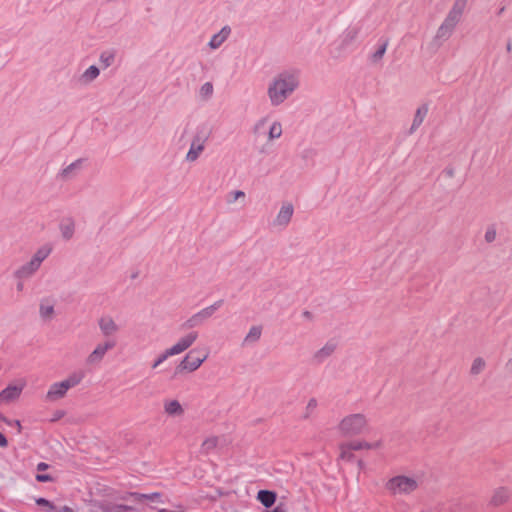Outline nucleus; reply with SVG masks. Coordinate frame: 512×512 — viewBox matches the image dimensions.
Segmentation results:
<instances>
[{
    "label": "nucleus",
    "mask_w": 512,
    "mask_h": 512,
    "mask_svg": "<svg viewBox=\"0 0 512 512\" xmlns=\"http://www.w3.org/2000/svg\"><path fill=\"white\" fill-rule=\"evenodd\" d=\"M338 342L335 339H329L320 349L315 351L312 355V362L314 364H322L330 358L337 350Z\"/></svg>",
    "instance_id": "7"
},
{
    "label": "nucleus",
    "mask_w": 512,
    "mask_h": 512,
    "mask_svg": "<svg viewBox=\"0 0 512 512\" xmlns=\"http://www.w3.org/2000/svg\"><path fill=\"white\" fill-rule=\"evenodd\" d=\"M293 213L294 207L291 203L283 204L273 224L275 226L286 227L290 223Z\"/></svg>",
    "instance_id": "14"
},
{
    "label": "nucleus",
    "mask_w": 512,
    "mask_h": 512,
    "mask_svg": "<svg viewBox=\"0 0 512 512\" xmlns=\"http://www.w3.org/2000/svg\"><path fill=\"white\" fill-rule=\"evenodd\" d=\"M262 334V327L261 326H252L244 338L243 345H249L256 343Z\"/></svg>",
    "instance_id": "29"
},
{
    "label": "nucleus",
    "mask_w": 512,
    "mask_h": 512,
    "mask_svg": "<svg viewBox=\"0 0 512 512\" xmlns=\"http://www.w3.org/2000/svg\"><path fill=\"white\" fill-rule=\"evenodd\" d=\"M68 390L69 388H67L63 381L53 383L46 394V399L49 401L59 400L66 395Z\"/></svg>",
    "instance_id": "16"
},
{
    "label": "nucleus",
    "mask_w": 512,
    "mask_h": 512,
    "mask_svg": "<svg viewBox=\"0 0 512 512\" xmlns=\"http://www.w3.org/2000/svg\"><path fill=\"white\" fill-rule=\"evenodd\" d=\"M276 498V493L270 490H260L257 494V500L266 508L272 507Z\"/></svg>",
    "instance_id": "22"
},
{
    "label": "nucleus",
    "mask_w": 512,
    "mask_h": 512,
    "mask_svg": "<svg viewBox=\"0 0 512 512\" xmlns=\"http://www.w3.org/2000/svg\"><path fill=\"white\" fill-rule=\"evenodd\" d=\"M381 445H382L381 441H377L375 443H369L366 441H354V442L348 443V449L355 450V451H358L361 449H377V448L381 447Z\"/></svg>",
    "instance_id": "27"
},
{
    "label": "nucleus",
    "mask_w": 512,
    "mask_h": 512,
    "mask_svg": "<svg viewBox=\"0 0 512 512\" xmlns=\"http://www.w3.org/2000/svg\"><path fill=\"white\" fill-rule=\"evenodd\" d=\"M158 512H182V511H170L167 509H159Z\"/></svg>",
    "instance_id": "53"
},
{
    "label": "nucleus",
    "mask_w": 512,
    "mask_h": 512,
    "mask_svg": "<svg viewBox=\"0 0 512 512\" xmlns=\"http://www.w3.org/2000/svg\"><path fill=\"white\" fill-rule=\"evenodd\" d=\"M387 46H388V40H384L382 42V44L379 45L377 50L372 54V56H371L372 62L376 63L383 58V56L386 52Z\"/></svg>",
    "instance_id": "34"
},
{
    "label": "nucleus",
    "mask_w": 512,
    "mask_h": 512,
    "mask_svg": "<svg viewBox=\"0 0 512 512\" xmlns=\"http://www.w3.org/2000/svg\"><path fill=\"white\" fill-rule=\"evenodd\" d=\"M282 135V127H281V124L279 122H274L272 124V126L270 127L269 129V133H268V136H269V139L272 140V139H277L279 138L280 136Z\"/></svg>",
    "instance_id": "38"
},
{
    "label": "nucleus",
    "mask_w": 512,
    "mask_h": 512,
    "mask_svg": "<svg viewBox=\"0 0 512 512\" xmlns=\"http://www.w3.org/2000/svg\"><path fill=\"white\" fill-rule=\"evenodd\" d=\"M115 59L114 51H103L100 55V62L104 65V68L111 66Z\"/></svg>",
    "instance_id": "36"
},
{
    "label": "nucleus",
    "mask_w": 512,
    "mask_h": 512,
    "mask_svg": "<svg viewBox=\"0 0 512 512\" xmlns=\"http://www.w3.org/2000/svg\"><path fill=\"white\" fill-rule=\"evenodd\" d=\"M198 338V332L192 331L185 335L184 337L180 338L176 344H174L172 347H170V352H172L174 355H178L185 350H187L192 344L196 341Z\"/></svg>",
    "instance_id": "12"
},
{
    "label": "nucleus",
    "mask_w": 512,
    "mask_h": 512,
    "mask_svg": "<svg viewBox=\"0 0 512 512\" xmlns=\"http://www.w3.org/2000/svg\"><path fill=\"white\" fill-rule=\"evenodd\" d=\"M269 512H285V507L283 504H278L276 507H274L271 511Z\"/></svg>",
    "instance_id": "47"
},
{
    "label": "nucleus",
    "mask_w": 512,
    "mask_h": 512,
    "mask_svg": "<svg viewBox=\"0 0 512 512\" xmlns=\"http://www.w3.org/2000/svg\"><path fill=\"white\" fill-rule=\"evenodd\" d=\"M466 4L467 0H455L452 8L436 32L434 38L435 42H439V44H441L450 38L456 25L461 20Z\"/></svg>",
    "instance_id": "2"
},
{
    "label": "nucleus",
    "mask_w": 512,
    "mask_h": 512,
    "mask_svg": "<svg viewBox=\"0 0 512 512\" xmlns=\"http://www.w3.org/2000/svg\"><path fill=\"white\" fill-rule=\"evenodd\" d=\"M509 496V491L506 488H498L491 498V504L494 506H499L505 503L508 500Z\"/></svg>",
    "instance_id": "28"
},
{
    "label": "nucleus",
    "mask_w": 512,
    "mask_h": 512,
    "mask_svg": "<svg viewBox=\"0 0 512 512\" xmlns=\"http://www.w3.org/2000/svg\"><path fill=\"white\" fill-rule=\"evenodd\" d=\"M0 512H4V511L0 509Z\"/></svg>",
    "instance_id": "57"
},
{
    "label": "nucleus",
    "mask_w": 512,
    "mask_h": 512,
    "mask_svg": "<svg viewBox=\"0 0 512 512\" xmlns=\"http://www.w3.org/2000/svg\"><path fill=\"white\" fill-rule=\"evenodd\" d=\"M359 32V26L348 27L341 36V47L347 48L350 46L357 39Z\"/></svg>",
    "instance_id": "20"
},
{
    "label": "nucleus",
    "mask_w": 512,
    "mask_h": 512,
    "mask_svg": "<svg viewBox=\"0 0 512 512\" xmlns=\"http://www.w3.org/2000/svg\"><path fill=\"white\" fill-rule=\"evenodd\" d=\"M507 50L510 51L511 50V43H508L507 44Z\"/></svg>",
    "instance_id": "55"
},
{
    "label": "nucleus",
    "mask_w": 512,
    "mask_h": 512,
    "mask_svg": "<svg viewBox=\"0 0 512 512\" xmlns=\"http://www.w3.org/2000/svg\"><path fill=\"white\" fill-rule=\"evenodd\" d=\"M115 346H116V341L111 340V339H108L104 343L98 344L95 347V349L88 355L87 360H86L87 364H89V365L99 364L103 360L106 352L108 350L113 349Z\"/></svg>",
    "instance_id": "9"
},
{
    "label": "nucleus",
    "mask_w": 512,
    "mask_h": 512,
    "mask_svg": "<svg viewBox=\"0 0 512 512\" xmlns=\"http://www.w3.org/2000/svg\"><path fill=\"white\" fill-rule=\"evenodd\" d=\"M209 134L206 133L203 129L198 128L195 136L193 137L190 149L186 155V160L189 162H193L197 160L200 153L204 150L205 142L208 139Z\"/></svg>",
    "instance_id": "6"
},
{
    "label": "nucleus",
    "mask_w": 512,
    "mask_h": 512,
    "mask_svg": "<svg viewBox=\"0 0 512 512\" xmlns=\"http://www.w3.org/2000/svg\"><path fill=\"white\" fill-rule=\"evenodd\" d=\"M61 511L62 512H74V510L68 506H63Z\"/></svg>",
    "instance_id": "51"
},
{
    "label": "nucleus",
    "mask_w": 512,
    "mask_h": 512,
    "mask_svg": "<svg viewBox=\"0 0 512 512\" xmlns=\"http://www.w3.org/2000/svg\"><path fill=\"white\" fill-rule=\"evenodd\" d=\"M302 316L308 320H312L313 318V315L310 311L308 310H305L303 313H302Z\"/></svg>",
    "instance_id": "50"
},
{
    "label": "nucleus",
    "mask_w": 512,
    "mask_h": 512,
    "mask_svg": "<svg viewBox=\"0 0 512 512\" xmlns=\"http://www.w3.org/2000/svg\"><path fill=\"white\" fill-rule=\"evenodd\" d=\"M218 444V437L207 438L201 445V452L208 454L210 451L216 448Z\"/></svg>",
    "instance_id": "33"
},
{
    "label": "nucleus",
    "mask_w": 512,
    "mask_h": 512,
    "mask_svg": "<svg viewBox=\"0 0 512 512\" xmlns=\"http://www.w3.org/2000/svg\"><path fill=\"white\" fill-rule=\"evenodd\" d=\"M358 464H359L360 467L363 466V462L361 460L358 462Z\"/></svg>",
    "instance_id": "56"
},
{
    "label": "nucleus",
    "mask_w": 512,
    "mask_h": 512,
    "mask_svg": "<svg viewBox=\"0 0 512 512\" xmlns=\"http://www.w3.org/2000/svg\"><path fill=\"white\" fill-rule=\"evenodd\" d=\"M444 173H445L448 177L452 178V177L454 176V168H452V167H447V168H445V169H444Z\"/></svg>",
    "instance_id": "48"
},
{
    "label": "nucleus",
    "mask_w": 512,
    "mask_h": 512,
    "mask_svg": "<svg viewBox=\"0 0 512 512\" xmlns=\"http://www.w3.org/2000/svg\"><path fill=\"white\" fill-rule=\"evenodd\" d=\"M22 389V386L8 385L0 392V402H11L17 399L20 396Z\"/></svg>",
    "instance_id": "18"
},
{
    "label": "nucleus",
    "mask_w": 512,
    "mask_h": 512,
    "mask_svg": "<svg viewBox=\"0 0 512 512\" xmlns=\"http://www.w3.org/2000/svg\"><path fill=\"white\" fill-rule=\"evenodd\" d=\"M60 231L65 240H70L75 231V223L72 218H67L60 223Z\"/></svg>",
    "instance_id": "23"
},
{
    "label": "nucleus",
    "mask_w": 512,
    "mask_h": 512,
    "mask_svg": "<svg viewBox=\"0 0 512 512\" xmlns=\"http://www.w3.org/2000/svg\"><path fill=\"white\" fill-rule=\"evenodd\" d=\"M137 276H138V273H132V274H131V278H132V279L136 278Z\"/></svg>",
    "instance_id": "54"
},
{
    "label": "nucleus",
    "mask_w": 512,
    "mask_h": 512,
    "mask_svg": "<svg viewBox=\"0 0 512 512\" xmlns=\"http://www.w3.org/2000/svg\"><path fill=\"white\" fill-rule=\"evenodd\" d=\"M174 356L172 352H170V349L168 348L165 350L164 353H162L153 363L152 368L158 367L160 364H162L168 357Z\"/></svg>",
    "instance_id": "39"
},
{
    "label": "nucleus",
    "mask_w": 512,
    "mask_h": 512,
    "mask_svg": "<svg viewBox=\"0 0 512 512\" xmlns=\"http://www.w3.org/2000/svg\"><path fill=\"white\" fill-rule=\"evenodd\" d=\"M94 505L101 512H128L134 510L132 506L118 504L109 498L96 501Z\"/></svg>",
    "instance_id": "11"
},
{
    "label": "nucleus",
    "mask_w": 512,
    "mask_h": 512,
    "mask_svg": "<svg viewBox=\"0 0 512 512\" xmlns=\"http://www.w3.org/2000/svg\"><path fill=\"white\" fill-rule=\"evenodd\" d=\"M366 424L367 420L363 414H351L340 421L338 429L343 436H355L362 433Z\"/></svg>",
    "instance_id": "3"
},
{
    "label": "nucleus",
    "mask_w": 512,
    "mask_h": 512,
    "mask_svg": "<svg viewBox=\"0 0 512 512\" xmlns=\"http://www.w3.org/2000/svg\"><path fill=\"white\" fill-rule=\"evenodd\" d=\"M161 497H162V494L158 493V492H154V493H150V494H143V493H139V492H125V493H122V494H119L118 496H116L115 499L121 500V501H127L128 499L132 498L136 502H142L144 500H148V501H152V502H155V501L163 502L161 500Z\"/></svg>",
    "instance_id": "10"
},
{
    "label": "nucleus",
    "mask_w": 512,
    "mask_h": 512,
    "mask_svg": "<svg viewBox=\"0 0 512 512\" xmlns=\"http://www.w3.org/2000/svg\"><path fill=\"white\" fill-rule=\"evenodd\" d=\"M386 488L393 494H409L418 488V482L414 478L400 475L391 478Z\"/></svg>",
    "instance_id": "4"
},
{
    "label": "nucleus",
    "mask_w": 512,
    "mask_h": 512,
    "mask_svg": "<svg viewBox=\"0 0 512 512\" xmlns=\"http://www.w3.org/2000/svg\"><path fill=\"white\" fill-rule=\"evenodd\" d=\"M165 412L170 416H180L184 413V410L177 400H170L164 404Z\"/></svg>",
    "instance_id": "26"
},
{
    "label": "nucleus",
    "mask_w": 512,
    "mask_h": 512,
    "mask_svg": "<svg viewBox=\"0 0 512 512\" xmlns=\"http://www.w3.org/2000/svg\"><path fill=\"white\" fill-rule=\"evenodd\" d=\"M213 92V84L211 82H206L200 87L199 95L202 98V100L207 101L212 97Z\"/></svg>",
    "instance_id": "32"
},
{
    "label": "nucleus",
    "mask_w": 512,
    "mask_h": 512,
    "mask_svg": "<svg viewBox=\"0 0 512 512\" xmlns=\"http://www.w3.org/2000/svg\"><path fill=\"white\" fill-rule=\"evenodd\" d=\"M100 74V70L97 66L91 65L87 68L84 73L81 75V81L85 84L91 83L94 81Z\"/></svg>",
    "instance_id": "30"
},
{
    "label": "nucleus",
    "mask_w": 512,
    "mask_h": 512,
    "mask_svg": "<svg viewBox=\"0 0 512 512\" xmlns=\"http://www.w3.org/2000/svg\"><path fill=\"white\" fill-rule=\"evenodd\" d=\"M101 333L105 337H110L118 332L119 327L111 317H101L98 321Z\"/></svg>",
    "instance_id": "17"
},
{
    "label": "nucleus",
    "mask_w": 512,
    "mask_h": 512,
    "mask_svg": "<svg viewBox=\"0 0 512 512\" xmlns=\"http://www.w3.org/2000/svg\"><path fill=\"white\" fill-rule=\"evenodd\" d=\"M8 441L6 437L0 432V447L4 448L7 447Z\"/></svg>",
    "instance_id": "46"
},
{
    "label": "nucleus",
    "mask_w": 512,
    "mask_h": 512,
    "mask_svg": "<svg viewBox=\"0 0 512 512\" xmlns=\"http://www.w3.org/2000/svg\"><path fill=\"white\" fill-rule=\"evenodd\" d=\"M223 304V300H218L214 304L202 309L197 312L189 319H187L182 325V329H192L201 326L207 319H209L216 310H218Z\"/></svg>",
    "instance_id": "5"
},
{
    "label": "nucleus",
    "mask_w": 512,
    "mask_h": 512,
    "mask_svg": "<svg viewBox=\"0 0 512 512\" xmlns=\"http://www.w3.org/2000/svg\"><path fill=\"white\" fill-rule=\"evenodd\" d=\"M485 365H486V363H485L483 358H481V357L475 358L473 363H472V366H471V369H470V373L472 375L480 374L484 370Z\"/></svg>",
    "instance_id": "35"
},
{
    "label": "nucleus",
    "mask_w": 512,
    "mask_h": 512,
    "mask_svg": "<svg viewBox=\"0 0 512 512\" xmlns=\"http://www.w3.org/2000/svg\"><path fill=\"white\" fill-rule=\"evenodd\" d=\"M233 194H234V200H237L240 197H245V193L241 190H237V191L233 192Z\"/></svg>",
    "instance_id": "49"
},
{
    "label": "nucleus",
    "mask_w": 512,
    "mask_h": 512,
    "mask_svg": "<svg viewBox=\"0 0 512 512\" xmlns=\"http://www.w3.org/2000/svg\"><path fill=\"white\" fill-rule=\"evenodd\" d=\"M316 407H317V400L315 398H311L308 401V404H307V407H306L307 413L305 414V417L307 418L309 416V412L314 410Z\"/></svg>",
    "instance_id": "42"
},
{
    "label": "nucleus",
    "mask_w": 512,
    "mask_h": 512,
    "mask_svg": "<svg viewBox=\"0 0 512 512\" xmlns=\"http://www.w3.org/2000/svg\"><path fill=\"white\" fill-rule=\"evenodd\" d=\"M84 378L83 372H74L68 376L65 380H63L64 384L67 386V388H73L77 386L82 379Z\"/></svg>",
    "instance_id": "31"
},
{
    "label": "nucleus",
    "mask_w": 512,
    "mask_h": 512,
    "mask_svg": "<svg viewBox=\"0 0 512 512\" xmlns=\"http://www.w3.org/2000/svg\"><path fill=\"white\" fill-rule=\"evenodd\" d=\"M195 350H191L184 359L179 363L176 367V373H181L183 371L193 372L197 370L201 364L207 359V355L203 357H194L193 354Z\"/></svg>",
    "instance_id": "8"
},
{
    "label": "nucleus",
    "mask_w": 512,
    "mask_h": 512,
    "mask_svg": "<svg viewBox=\"0 0 512 512\" xmlns=\"http://www.w3.org/2000/svg\"><path fill=\"white\" fill-rule=\"evenodd\" d=\"M231 33L229 26H224L218 33L214 34L208 45L211 49L219 48Z\"/></svg>",
    "instance_id": "19"
},
{
    "label": "nucleus",
    "mask_w": 512,
    "mask_h": 512,
    "mask_svg": "<svg viewBox=\"0 0 512 512\" xmlns=\"http://www.w3.org/2000/svg\"><path fill=\"white\" fill-rule=\"evenodd\" d=\"M49 468V465L45 462H40L37 464V471H45Z\"/></svg>",
    "instance_id": "45"
},
{
    "label": "nucleus",
    "mask_w": 512,
    "mask_h": 512,
    "mask_svg": "<svg viewBox=\"0 0 512 512\" xmlns=\"http://www.w3.org/2000/svg\"><path fill=\"white\" fill-rule=\"evenodd\" d=\"M37 270L38 267L31 261L19 267L14 272V277L18 280L17 288H22L23 280L30 278Z\"/></svg>",
    "instance_id": "13"
},
{
    "label": "nucleus",
    "mask_w": 512,
    "mask_h": 512,
    "mask_svg": "<svg viewBox=\"0 0 512 512\" xmlns=\"http://www.w3.org/2000/svg\"><path fill=\"white\" fill-rule=\"evenodd\" d=\"M36 504L39 505V506L46 507L49 511H52L55 508L53 503L50 502L49 500L45 499V498H38V499H36Z\"/></svg>",
    "instance_id": "41"
},
{
    "label": "nucleus",
    "mask_w": 512,
    "mask_h": 512,
    "mask_svg": "<svg viewBox=\"0 0 512 512\" xmlns=\"http://www.w3.org/2000/svg\"><path fill=\"white\" fill-rule=\"evenodd\" d=\"M55 304H56V300L51 297L44 298L41 300L39 313H40V317L44 321H49L53 318Z\"/></svg>",
    "instance_id": "15"
},
{
    "label": "nucleus",
    "mask_w": 512,
    "mask_h": 512,
    "mask_svg": "<svg viewBox=\"0 0 512 512\" xmlns=\"http://www.w3.org/2000/svg\"><path fill=\"white\" fill-rule=\"evenodd\" d=\"M36 480L38 482H50L52 481V477L48 474H37L36 475Z\"/></svg>",
    "instance_id": "44"
},
{
    "label": "nucleus",
    "mask_w": 512,
    "mask_h": 512,
    "mask_svg": "<svg viewBox=\"0 0 512 512\" xmlns=\"http://www.w3.org/2000/svg\"><path fill=\"white\" fill-rule=\"evenodd\" d=\"M51 251V247L47 245L42 246L34 253L30 261L39 268L41 263L50 255Z\"/></svg>",
    "instance_id": "24"
},
{
    "label": "nucleus",
    "mask_w": 512,
    "mask_h": 512,
    "mask_svg": "<svg viewBox=\"0 0 512 512\" xmlns=\"http://www.w3.org/2000/svg\"><path fill=\"white\" fill-rule=\"evenodd\" d=\"M428 110H429V108H428L427 104H423L420 107H418V109L416 110V113L414 115L412 125L409 129V134H413L417 130V128L423 123V121L428 113Z\"/></svg>",
    "instance_id": "21"
},
{
    "label": "nucleus",
    "mask_w": 512,
    "mask_h": 512,
    "mask_svg": "<svg viewBox=\"0 0 512 512\" xmlns=\"http://www.w3.org/2000/svg\"><path fill=\"white\" fill-rule=\"evenodd\" d=\"M83 159H77L73 163L65 167L61 172V177L64 179L72 178L81 169Z\"/></svg>",
    "instance_id": "25"
},
{
    "label": "nucleus",
    "mask_w": 512,
    "mask_h": 512,
    "mask_svg": "<svg viewBox=\"0 0 512 512\" xmlns=\"http://www.w3.org/2000/svg\"><path fill=\"white\" fill-rule=\"evenodd\" d=\"M0 421H2L4 423H9L8 418L6 416H4L3 414H0Z\"/></svg>",
    "instance_id": "52"
},
{
    "label": "nucleus",
    "mask_w": 512,
    "mask_h": 512,
    "mask_svg": "<svg viewBox=\"0 0 512 512\" xmlns=\"http://www.w3.org/2000/svg\"><path fill=\"white\" fill-rule=\"evenodd\" d=\"M8 422L6 423L8 426H14L17 429V433L20 434L22 431V426L19 420H11L8 418Z\"/></svg>",
    "instance_id": "43"
},
{
    "label": "nucleus",
    "mask_w": 512,
    "mask_h": 512,
    "mask_svg": "<svg viewBox=\"0 0 512 512\" xmlns=\"http://www.w3.org/2000/svg\"><path fill=\"white\" fill-rule=\"evenodd\" d=\"M299 86L298 79L289 73H281L269 84L267 94L272 106L281 105Z\"/></svg>",
    "instance_id": "1"
},
{
    "label": "nucleus",
    "mask_w": 512,
    "mask_h": 512,
    "mask_svg": "<svg viewBox=\"0 0 512 512\" xmlns=\"http://www.w3.org/2000/svg\"><path fill=\"white\" fill-rule=\"evenodd\" d=\"M340 448H341L340 457L342 459L351 460L354 457V455L352 453L353 450H349L348 449V443L347 444H342Z\"/></svg>",
    "instance_id": "40"
},
{
    "label": "nucleus",
    "mask_w": 512,
    "mask_h": 512,
    "mask_svg": "<svg viewBox=\"0 0 512 512\" xmlns=\"http://www.w3.org/2000/svg\"><path fill=\"white\" fill-rule=\"evenodd\" d=\"M496 236H497L496 225L495 224L488 225L486 228V231H485V235H484L485 242L488 244L494 242L496 239Z\"/></svg>",
    "instance_id": "37"
}]
</instances>
